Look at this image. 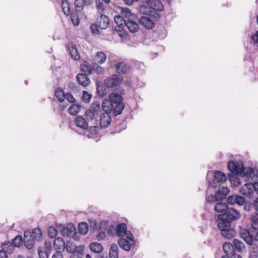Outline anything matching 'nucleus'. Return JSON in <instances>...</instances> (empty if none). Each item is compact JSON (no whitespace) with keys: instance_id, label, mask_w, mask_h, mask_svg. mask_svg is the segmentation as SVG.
<instances>
[{"instance_id":"nucleus-62","label":"nucleus","mask_w":258,"mask_h":258,"mask_svg":"<svg viewBox=\"0 0 258 258\" xmlns=\"http://www.w3.org/2000/svg\"><path fill=\"white\" fill-rule=\"evenodd\" d=\"M96 6H97V9L98 10H101V12H103L105 8L104 7V5L103 3L101 2H100L99 0L96 1Z\"/></svg>"},{"instance_id":"nucleus-15","label":"nucleus","mask_w":258,"mask_h":258,"mask_svg":"<svg viewBox=\"0 0 258 258\" xmlns=\"http://www.w3.org/2000/svg\"><path fill=\"white\" fill-rule=\"evenodd\" d=\"M76 79L78 83L84 87H87L90 84V80L88 75L84 73H79L76 76Z\"/></svg>"},{"instance_id":"nucleus-34","label":"nucleus","mask_w":258,"mask_h":258,"mask_svg":"<svg viewBox=\"0 0 258 258\" xmlns=\"http://www.w3.org/2000/svg\"><path fill=\"white\" fill-rule=\"evenodd\" d=\"M81 106L80 104H74L72 105L68 109V113L72 115H77L80 111Z\"/></svg>"},{"instance_id":"nucleus-41","label":"nucleus","mask_w":258,"mask_h":258,"mask_svg":"<svg viewBox=\"0 0 258 258\" xmlns=\"http://www.w3.org/2000/svg\"><path fill=\"white\" fill-rule=\"evenodd\" d=\"M69 16H70L71 21L74 25L76 26H78L80 24V20L77 12L76 11L71 12V14Z\"/></svg>"},{"instance_id":"nucleus-24","label":"nucleus","mask_w":258,"mask_h":258,"mask_svg":"<svg viewBox=\"0 0 258 258\" xmlns=\"http://www.w3.org/2000/svg\"><path fill=\"white\" fill-rule=\"evenodd\" d=\"M116 70L119 74H125L129 72L130 67L123 62H119L116 65Z\"/></svg>"},{"instance_id":"nucleus-13","label":"nucleus","mask_w":258,"mask_h":258,"mask_svg":"<svg viewBox=\"0 0 258 258\" xmlns=\"http://www.w3.org/2000/svg\"><path fill=\"white\" fill-rule=\"evenodd\" d=\"M111 120L110 114L102 113L100 114V125L102 128H106Z\"/></svg>"},{"instance_id":"nucleus-39","label":"nucleus","mask_w":258,"mask_h":258,"mask_svg":"<svg viewBox=\"0 0 258 258\" xmlns=\"http://www.w3.org/2000/svg\"><path fill=\"white\" fill-rule=\"evenodd\" d=\"M114 22L118 25L119 28H122L120 26H122L123 22L125 24L127 22V20H125L123 17L120 15H116L114 18ZM116 31H120L119 29L118 30L116 29Z\"/></svg>"},{"instance_id":"nucleus-9","label":"nucleus","mask_w":258,"mask_h":258,"mask_svg":"<svg viewBox=\"0 0 258 258\" xmlns=\"http://www.w3.org/2000/svg\"><path fill=\"white\" fill-rule=\"evenodd\" d=\"M242 167H243V164L241 162H235L233 160H230L228 162V168L234 175H240Z\"/></svg>"},{"instance_id":"nucleus-11","label":"nucleus","mask_w":258,"mask_h":258,"mask_svg":"<svg viewBox=\"0 0 258 258\" xmlns=\"http://www.w3.org/2000/svg\"><path fill=\"white\" fill-rule=\"evenodd\" d=\"M55 225L58 229L60 230L61 234L63 237L71 236L73 231L76 230V227L72 223L69 224L67 227H63L61 224H56Z\"/></svg>"},{"instance_id":"nucleus-7","label":"nucleus","mask_w":258,"mask_h":258,"mask_svg":"<svg viewBox=\"0 0 258 258\" xmlns=\"http://www.w3.org/2000/svg\"><path fill=\"white\" fill-rule=\"evenodd\" d=\"M124 94V91L122 87H118L117 90H115L114 92L109 95V100L113 104L122 102L123 98L122 95Z\"/></svg>"},{"instance_id":"nucleus-58","label":"nucleus","mask_w":258,"mask_h":258,"mask_svg":"<svg viewBox=\"0 0 258 258\" xmlns=\"http://www.w3.org/2000/svg\"><path fill=\"white\" fill-rule=\"evenodd\" d=\"M64 98H66L69 102L74 103L76 101L75 98L71 94V93H68L65 94Z\"/></svg>"},{"instance_id":"nucleus-21","label":"nucleus","mask_w":258,"mask_h":258,"mask_svg":"<svg viewBox=\"0 0 258 258\" xmlns=\"http://www.w3.org/2000/svg\"><path fill=\"white\" fill-rule=\"evenodd\" d=\"M228 203L219 202L214 206V210L217 213H224L229 208Z\"/></svg>"},{"instance_id":"nucleus-50","label":"nucleus","mask_w":258,"mask_h":258,"mask_svg":"<svg viewBox=\"0 0 258 258\" xmlns=\"http://www.w3.org/2000/svg\"><path fill=\"white\" fill-rule=\"evenodd\" d=\"M92 98V95L88 93L86 91H84L83 92V95H82V100L85 102L88 103L90 101V100Z\"/></svg>"},{"instance_id":"nucleus-44","label":"nucleus","mask_w":258,"mask_h":258,"mask_svg":"<svg viewBox=\"0 0 258 258\" xmlns=\"http://www.w3.org/2000/svg\"><path fill=\"white\" fill-rule=\"evenodd\" d=\"M106 59V56L103 52L99 51L97 53L96 56H95V60L97 62L103 63L105 61Z\"/></svg>"},{"instance_id":"nucleus-16","label":"nucleus","mask_w":258,"mask_h":258,"mask_svg":"<svg viewBox=\"0 0 258 258\" xmlns=\"http://www.w3.org/2000/svg\"><path fill=\"white\" fill-rule=\"evenodd\" d=\"M67 49L71 57L75 60H78L80 58V55L77 48L73 43H69L67 46Z\"/></svg>"},{"instance_id":"nucleus-31","label":"nucleus","mask_w":258,"mask_h":258,"mask_svg":"<svg viewBox=\"0 0 258 258\" xmlns=\"http://www.w3.org/2000/svg\"><path fill=\"white\" fill-rule=\"evenodd\" d=\"M90 108L95 112L96 116H99L102 111L100 106V103L98 101L92 102L91 104Z\"/></svg>"},{"instance_id":"nucleus-61","label":"nucleus","mask_w":258,"mask_h":258,"mask_svg":"<svg viewBox=\"0 0 258 258\" xmlns=\"http://www.w3.org/2000/svg\"><path fill=\"white\" fill-rule=\"evenodd\" d=\"M90 227L92 228L94 230H99V224L96 221H90Z\"/></svg>"},{"instance_id":"nucleus-59","label":"nucleus","mask_w":258,"mask_h":258,"mask_svg":"<svg viewBox=\"0 0 258 258\" xmlns=\"http://www.w3.org/2000/svg\"><path fill=\"white\" fill-rule=\"evenodd\" d=\"M96 239L98 240H101L106 237V233L105 231H100L96 236Z\"/></svg>"},{"instance_id":"nucleus-56","label":"nucleus","mask_w":258,"mask_h":258,"mask_svg":"<svg viewBox=\"0 0 258 258\" xmlns=\"http://www.w3.org/2000/svg\"><path fill=\"white\" fill-rule=\"evenodd\" d=\"M206 201L209 203H212L216 201H218V200L217 199L215 195H210L206 198Z\"/></svg>"},{"instance_id":"nucleus-36","label":"nucleus","mask_w":258,"mask_h":258,"mask_svg":"<svg viewBox=\"0 0 258 258\" xmlns=\"http://www.w3.org/2000/svg\"><path fill=\"white\" fill-rule=\"evenodd\" d=\"M61 8L66 16H68L71 14V8L68 0H62Z\"/></svg>"},{"instance_id":"nucleus-8","label":"nucleus","mask_w":258,"mask_h":258,"mask_svg":"<svg viewBox=\"0 0 258 258\" xmlns=\"http://www.w3.org/2000/svg\"><path fill=\"white\" fill-rule=\"evenodd\" d=\"M136 20L147 29H152L155 26L154 22L155 20H153L150 16H139L136 17Z\"/></svg>"},{"instance_id":"nucleus-45","label":"nucleus","mask_w":258,"mask_h":258,"mask_svg":"<svg viewBox=\"0 0 258 258\" xmlns=\"http://www.w3.org/2000/svg\"><path fill=\"white\" fill-rule=\"evenodd\" d=\"M252 173H254V170L251 167H247V168H245L243 166L240 175L242 177L249 176Z\"/></svg>"},{"instance_id":"nucleus-32","label":"nucleus","mask_w":258,"mask_h":258,"mask_svg":"<svg viewBox=\"0 0 258 258\" xmlns=\"http://www.w3.org/2000/svg\"><path fill=\"white\" fill-rule=\"evenodd\" d=\"M109 254V258H118V247L115 243L111 244Z\"/></svg>"},{"instance_id":"nucleus-63","label":"nucleus","mask_w":258,"mask_h":258,"mask_svg":"<svg viewBox=\"0 0 258 258\" xmlns=\"http://www.w3.org/2000/svg\"><path fill=\"white\" fill-rule=\"evenodd\" d=\"M51 258H63V255L61 251H56L53 253Z\"/></svg>"},{"instance_id":"nucleus-37","label":"nucleus","mask_w":258,"mask_h":258,"mask_svg":"<svg viewBox=\"0 0 258 258\" xmlns=\"http://www.w3.org/2000/svg\"><path fill=\"white\" fill-rule=\"evenodd\" d=\"M55 96L60 103H62L64 101L65 94L62 89L60 88H58L55 90Z\"/></svg>"},{"instance_id":"nucleus-35","label":"nucleus","mask_w":258,"mask_h":258,"mask_svg":"<svg viewBox=\"0 0 258 258\" xmlns=\"http://www.w3.org/2000/svg\"><path fill=\"white\" fill-rule=\"evenodd\" d=\"M78 229L80 234L86 235L89 229L88 224L85 222H81L78 225Z\"/></svg>"},{"instance_id":"nucleus-23","label":"nucleus","mask_w":258,"mask_h":258,"mask_svg":"<svg viewBox=\"0 0 258 258\" xmlns=\"http://www.w3.org/2000/svg\"><path fill=\"white\" fill-rule=\"evenodd\" d=\"M75 124L77 126L83 130L88 128V124L86 120L82 116H78L76 117Z\"/></svg>"},{"instance_id":"nucleus-18","label":"nucleus","mask_w":258,"mask_h":258,"mask_svg":"<svg viewBox=\"0 0 258 258\" xmlns=\"http://www.w3.org/2000/svg\"><path fill=\"white\" fill-rule=\"evenodd\" d=\"M94 67L93 63L90 64L87 61H84L81 64V70L86 75H89L94 72Z\"/></svg>"},{"instance_id":"nucleus-19","label":"nucleus","mask_w":258,"mask_h":258,"mask_svg":"<svg viewBox=\"0 0 258 258\" xmlns=\"http://www.w3.org/2000/svg\"><path fill=\"white\" fill-rule=\"evenodd\" d=\"M1 247L5 251L7 254L12 253L14 251L15 248L14 245L10 241H5L2 242Z\"/></svg>"},{"instance_id":"nucleus-43","label":"nucleus","mask_w":258,"mask_h":258,"mask_svg":"<svg viewBox=\"0 0 258 258\" xmlns=\"http://www.w3.org/2000/svg\"><path fill=\"white\" fill-rule=\"evenodd\" d=\"M86 5L85 0H75V6L77 12H81Z\"/></svg>"},{"instance_id":"nucleus-22","label":"nucleus","mask_w":258,"mask_h":258,"mask_svg":"<svg viewBox=\"0 0 258 258\" xmlns=\"http://www.w3.org/2000/svg\"><path fill=\"white\" fill-rule=\"evenodd\" d=\"M125 26L128 30L132 33L137 32L139 29L138 24L135 22L134 19L127 20V22L125 23Z\"/></svg>"},{"instance_id":"nucleus-29","label":"nucleus","mask_w":258,"mask_h":258,"mask_svg":"<svg viewBox=\"0 0 258 258\" xmlns=\"http://www.w3.org/2000/svg\"><path fill=\"white\" fill-rule=\"evenodd\" d=\"M89 248L92 251L96 253H100L103 250L102 245L97 242H91L89 245Z\"/></svg>"},{"instance_id":"nucleus-25","label":"nucleus","mask_w":258,"mask_h":258,"mask_svg":"<svg viewBox=\"0 0 258 258\" xmlns=\"http://www.w3.org/2000/svg\"><path fill=\"white\" fill-rule=\"evenodd\" d=\"M101 108L102 110L104 111L103 113L110 114L113 109V105L109 99H104L102 101Z\"/></svg>"},{"instance_id":"nucleus-27","label":"nucleus","mask_w":258,"mask_h":258,"mask_svg":"<svg viewBox=\"0 0 258 258\" xmlns=\"http://www.w3.org/2000/svg\"><path fill=\"white\" fill-rule=\"evenodd\" d=\"M121 16L123 17L125 20L135 19L136 20V17L137 16L133 14L131 11L128 8H122L121 10Z\"/></svg>"},{"instance_id":"nucleus-17","label":"nucleus","mask_w":258,"mask_h":258,"mask_svg":"<svg viewBox=\"0 0 258 258\" xmlns=\"http://www.w3.org/2000/svg\"><path fill=\"white\" fill-rule=\"evenodd\" d=\"M230 192L228 187H222L215 192V196L218 201L225 199Z\"/></svg>"},{"instance_id":"nucleus-33","label":"nucleus","mask_w":258,"mask_h":258,"mask_svg":"<svg viewBox=\"0 0 258 258\" xmlns=\"http://www.w3.org/2000/svg\"><path fill=\"white\" fill-rule=\"evenodd\" d=\"M223 249L226 255H231L234 252L232 244L228 242H225L223 243Z\"/></svg>"},{"instance_id":"nucleus-52","label":"nucleus","mask_w":258,"mask_h":258,"mask_svg":"<svg viewBox=\"0 0 258 258\" xmlns=\"http://www.w3.org/2000/svg\"><path fill=\"white\" fill-rule=\"evenodd\" d=\"M93 67H94V71L98 74H103L104 70L103 68L98 66L96 63H93Z\"/></svg>"},{"instance_id":"nucleus-60","label":"nucleus","mask_w":258,"mask_h":258,"mask_svg":"<svg viewBox=\"0 0 258 258\" xmlns=\"http://www.w3.org/2000/svg\"><path fill=\"white\" fill-rule=\"evenodd\" d=\"M38 254L40 258H48V256L46 251H43L40 248L38 250Z\"/></svg>"},{"instance_id":"nucleus-12","label":"nucleus","mask_w":258,"mask_h":258,"mask_svg":"<svg viewBox=\"0 0 258 258\" xmlns=\"http://www.w3.org/2000/svg\"><path fill=\"white\" fill-rule=\"evenodd\" d=\"M23 243L24 246L28 249H31L34 244V240L32 238V234L29 230H25L24 232Z\"/></svg>"},{"instance_id":"nucleus-5","label":"nucleus","mask_w":258,"mask_h":258,"mask_svg":"<svg viewBox=\"0 0 258 258\" xmlns=\"http://www.w3.org/2000/svg\"><path fill=\"white\" fill-rule=\"evenodd\" d=\"M127 239L120 238L118 240V244L119 247L123 250L128 251L131 249V246L135 244L134 236L130 230L126 231V234L125 235Z\"/></svg>"},{"instance_id":"nucleus-54","label":"nucleus","mask_w":258,"mask_h":258,"mask_svg":"<svg viewBox=\"0 0 258 258\" xmlns=\"http://www.w3.org/2000/svg\"><path fill=\"white\" fill-rule=\"evenodd\" d=\"M85 114L86 115L89 117L91 119H94L97 116L91 109H87L86 111Z\"/></svg>"},{"instance_id":"nucleus-2","label":"nucleus","mask_w":258,"mask_h":258,"mask_svg":"<svg viewBox=\"0 0 258 258\" xmlns=\"http://www.w3.org/2000/svg\"><path fill=\"white\" fill-rule=\"evenodd\" d=\"M251 230L241 228L239 231L240 237L250 245H255L254 243L258 241V213L251 216Z\"/></svg>"},{"instance_id":"nucleus-53","label":"nucleus","mask_w":258,"mask_h":258,"mask_svg":"<svg viewBox=\"0 0 258 258\" xmlns=\"http://www.w3.org/2000/svg\"><path fill=\"white\" fill-rule=\"evenodd\" d=\"M243 205H244V210L245 211H250L252 208H253V203L252 204L250 202L246 200Z\"/></svg>"},{"instance_id":"nucleus-4","label":"nucleus","mask_w":258,"mask_h":258,"mask_svg":"<svg viewBox=\"0 0 258 258\" xmlns=\"http://www.w3.org/2000/svg\"><path fill=\"white\" fill-rule=\"evenodd\" d=\"M154 3L151 0H147L142 5H141L139 8V15L142 16H150L152 17V19L155 21H158L161 18L160 15L154 10L153 7Z\"/></svg>"},{"instance_id":"nucleus-42","label":"nucleus","mask_w":258,"mask_h":258,"mask_svg":"<svg viewBox=\"0 0 258 258\" xmlns=\"http://www.w3.org/2000/svg\"><path fill=\"white\" fill-rule=\"evenodd\" d=\"M64 245L67 251L69 253L77 251V246L73 242L67 241Z\"/></svg>"},{"instance_id":"nucleus-10","label":"nucleus","mask_w":258,"mask_h":258,"mask_svg":"<svg viewBox=\"0 0 258 258\" xmlns=\"http://www.w3.org/2000/svg\"><path fill=\"white\" fill-rule=\"evenodd\" d=\"M245 198L238 195H233L228 196L226 202L230 205L237 204L238 206H242L245 203Z\"/></svg>"},{"instance_id":"nucleus-47","label":"nucleus","mask_w":258,"mask_h":258,"mask_svg":"<svg viewBox=\"0 0 258 258\" xmlns=\"http://www.w3.org/2000/svg\"><path fill=\"white\" fill-rule=\"evenodd\" d=\"M154 3L153 7L156 11H162L164 9V6L160 0H151Z\"/></svg>"},{"instance_id":"nucleus-48","label":"nucleus","mask_w":258,"mask_h":258,"mask_svg":"<svg viewBox=\"0 0 258 258\" xmlns=\"http://www.w3.org/2000/svg\"><path fill=\"white\" fill-rule=\"evenodd\" d=\"M47 233L50 238H54L57 235V230L53 226H50L48 228Z\"/></svg>"},{"instance_id":"nucleus-3","label":"nucleus","mask_w":258,"mask_h":258,"mask_svg":"<svg viewBox=\"0 0 258 258\" xmlns=\"http://www.w3.org/2000/svg\"><path fill=\"white\" fill-rule=\"evenodd\" d=\"M206 179L208 181L209 186L216 188L225 182L227 178L226 174L221 171L216 170L214 173L212 171H208Z\"/></svg>"},{"instance_id":"nucleus-20","label":"nucleus","mask_w":258,"mask_h":258,"mask_svg":"<svg viewBox=\"0 0 258 258\" xmlns=\"http://www.w3.org/2000/svg\"><path fill=\"white\" fill-rule=\"evenodd\" d=\"M127 227L124 223H120L118 224L115 228L116 235L120 237H124L126 234Z\"/></svg>"},{"instance_id":"nucleus-57","label":"nucleus","mask_w":258,"mask_h":258,"mask_svg":"<svg viewBox=\"0 0 258 258\" xmlns=\"http://www.w3.org/2000/svg\"><path fill=\"white\" fill-rule=\"evenodd\" d=\"M69 89L74 92H76L78 90V86L74 82H69L68 85Z\"/></svg>"},{"instance_id":"nucleus-26","label":"nucleus","mask_w":258,"mask_h":258,"mask_svg":"<svg viewBox=\"0 0 258 258\" xmlns=\"http://www.w3.org/2000/svg\"><path fill=\"white\" fill-rule=\"evenodd\" d=\"M97 93L99 96H104L107 94L106 89H107L104 83L101 82H97L96 83Z\"/></svg>"},{"instance_id":"nucleus-38","label":"nucleus","mask_w":258,"mask_h":258,"mask_svg":"<svg viewBox=\"0 0 258 258\" xmlns=\"http://www.w3.org/2000/svg\"><path fill=\"white\" fill-rule=\"evenodd\" d=\"M15 247H20L23 243L22 236L17 235L11 241Z\"/></svg>"},{"instance_id":"nucleus-14","label":"nucleus","mask_w":258,"mask_h":258,"mask_svg":"<svg viewBox=\"0 0 258 258\" xmlns=\"http://www.w3.org/2000/svg\"><path fill=\"white\" fill-rule=\"evenodd\" d=\"M96 23L98 24L99 28L101 29H105L110 25L109 19L104 14L100 15V18L96 20Z\"/></svg>"},{"instance_id":"nucleus-6","label":"nucleus","mask_w":258,"mask_h":258,"mask_svg":"<svg viewBox=\"0 0 258 258\" xmlns=\"http://www.w3.org/2000/svg\"><path fill=\"white\" fill-rule=\"evenodd\" d=\"M123 80V78L121 75H113L111 77L104 80L103 83L107 89H113L114 91V88L115 90H117L118 87H121L119 85L122 83Z\"/></svg>"},{"instance_id":"nucleus-30","label":"nucleus","mask_w":258,"mask_h":258,"mask_svg":"<svg viewBox=\"0 0 258 258\" xmlns=\"http://www.w3.org/2000/svg\"><path fill=\"white\" fill-rule=\"evenodd\" d=\"M244 246V244L240 240L234 239L233 240L232 246H233L234 252L235 251L240 252L242 247Z\"/></svg>"},{"instance_id":"nucleus-1","label":"nucleus","mask_w":258,"mask_h":258,"mask_svg":"<svg viewBox=\"0 0 258 258\" xmlns=\"http://www.w3.org/2000/svg\"><path fill=\"white\" fill-rule=\"evenodd\" d=\"M241 217V215L238 211L229 207L225 212L217 215L216 220L218 222V228L223 237L230 239L235 236L236 232L232 227L231 223L239 220Z\"/></svg>"},{"instance_id":"nucleus-55","label":"nucleus","mask_w":258,"mask_h":258,"mask_svg":"<svg viewBox=\"0 0 258 258\" xmlns=\"http://www.w3.org/2000/svg\"><path fill=\"white\" fill-rule=\"evenodd\" d=\"M108 222L106 220H102L99 223V230H106L108 226Z\"/></svg>"},{"instance_id":"nucleus-64","label":"nucleus","mask_w":258,"mask_h":258,"mask_svg":"<svg viewBox=\"0 0 258 258\" xmlns=\"http://www.w3.org/2000/svg\"><path fill=\"white\" fill-rule=\"evenodd\" d=\"M72 254L70 258H80L79 254L82 255L81 252H77V251L72 252Z\"/></svg>"},{"instance_id":"nucleus-40","label":"nucleus","mask_w":258,"mask_h":258,"mask_svg":"<svg viewBox=\"0 0 258 258\" xmlns=\"http://www.w3.org/2000/svg\"><path fill=\"white\" fill-rule=\"evenodd\" d=\"M31 234H32V238L35 239L36 241L40 240L42 237V231L39 228L34 229L32 230Z\"/></svg>"},{"instance_id":"nucleus-28","label":"nucleus","mask_w":258,"mask_h":258,"mask_svg":"<svg viewBox=\"0 0 258 258\" xmlns=\"http://www.w3.org/2000/svg\"><path fill=\"white\" fill-rule=\"evenodd\" d=\"M125 104L122 102L113 104V109L112 110L113 115L117 116L121 113L122 110L124 108Z\"/></svg>"},{"instance_id":"nucleus-46","label":"nucleus","mask_w":258,"mask_h":258,"mask_svg":"<svg viewBox=\"0 0 258 258\" xmlns=\"http://www.w3.org/2000/svg\"><path fill=\"white\" fill-rule=\"evenodd\" d=\"M65 244L66 242L62 237H58L55 238L54 241L53 245L56 249H60L61 246L64 245Z\"/></svg>"},{"instance_id":"nucleus-51","label":"nucleus","mask_w":258,"mask_h":258,"mask_svg":"<svg viewBox=\"0 0 258 258\" xmlns=\"http://www.w3.org/2000/svg\"><path fill=\"white\" fill-rule=\"evenodd\" d=\"M98 24V23H96L95 24H92L90 26V30L91 31V33L94 35L98 34L99 33V30L98 29V27H99V25Z\"/></svg>"},{"instance_id":"nucleus-49","label":"nucleus","mask_w":258,"mask_h":258,"mask_svg":"<svg viewBox=\"0 0 258 258\" xmlns=\"http://www.w3.org/2000/svg\"><path fill=\"white\" fill-rule=\"evenodd\" d=\"M85 130V133H88V134L87 135L88 137L91 135H95L97 134V127L96 126H91L87 130V129Z\"/></svg>"}]
</instances>
